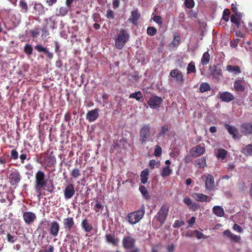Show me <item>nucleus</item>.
<instances>
[{"mask_svg":"<svg viewBox=\"0 0 252 252\" xmlns=\"http://www.w3.org/2000/svg\"><path fill=\"white\" fill-rule=\"evenodd\" d=\"M233 230L242 233L243 232V229L238 224L235 223L233 226Z\"/></svg>","mask_w":252,"mask_h":252,"instance_id":"0e129e2a","label":"nucleus"},{"mask_svg":"<svg viewBox=\"0 0 252 252\" xmlns=\"http://www.w3.org/2000/svg\"><path fill=\"white\" fill-rule=\"evenodd\" d=\"M242 153L245 156H252V144H248L246 145L242 150Z\"/></svg>","mask_w":252,"mask_h":252,"instance_id":"2f4dec72","label":"nucleus"},{"mask_svg":"<svg viewBox=\"0 0 252 252\" xmlns=\"http://www.w3.org/2000/svg\"><path fill=\"white\" fill-rule=\"evenodd\" d=\"M159 161H156L154 159L150 160L149 161V166L151 169H153L155 168V165L158 164Z\"/></svg>","mask_w":252,"mask_h":252,"instance_id":"e2e57ef3","label":"nucleus"},{"mask_svg":"<svg viewBox=\"0 0 252 252\" xmlns=\"http://www.w3.org/2000/svg\"><path fill=\"white\" fill-rule=\"evenodd\" d=\"M24 52L27 55L29 56L32 55L33 52V48L32 45L29 44H26L24 47Z\"/></svg>","mask_w":252,"mask_h":252,"instance_id":"c03bdc74","label":"nucleus"},{"mask_svg":"<svg viewBox=\"0 0 252 252\" xmlns=\"http://www.w3.org/2000/svg\"><path fill=\"white\" fill-rule=\"evenodd\" d=\"M105 237L107 243L111 244L114 246L118 245L119 239L116 238L114 234H106Z\"/></svg>","mask_w":252,"mask_h":252,"instance_id":"b1692460","label":"nucleus"},{"mask_svg":"<svg viewBox=\"0 0 252 252\" xmlns=\"http://www.w3.org/2000/svg\"><path fill=\"white\" fill-rule=\"evenodd\" d=\"M163 99L157 95H153L150 97L147 101L148 104L151 108L158 109L162 103Z\"/></svg>","mask_w":252,"mask_h":252,"instance_id":"423d86ee","label":"nucleus"},{"mask_svg":"<svg viewBox=\"0 0 252 252\" xmlns=\"http://www.w3.org/2000/svg\"><path fill=\"white\" fill-rule=\"evenodd\" d=\"M226 70L229 72L234 74H239L241 70L238 65H232L228 64L226 66Z\"/></svg>","mask_w":252,"mask_h":252,"instance_id":"bb28decb","label":"nucleus"},{"mask_svg":"<svg viewBox=\"0 0 252 252\" xmlns=\"http://www.w3.org/2000/svg\"><path fill=\"white\" fill-rule=\"evenodd\" d=\"M144 214L145 206L143 204L138 210L129 213L126 219L130 224H135L142 219Z\"/></svg>","mask_w":252,"mask_h":252,"instance_id":"7ed1b4c3","label":"nucleus"},{"mask_svg":"<svg viewBox=\"0 0 252 252\" xmlns=\"http://www.w3.org/2000/svg\"><path fill=\"white\" fill-rule=\"evenodd\" d=\"M143 96L142 94L141 91H138L130 94L129 98H134L137 101H139L140 98Z\"/></svg>","mask_w":252,"mask_h":252,"instance_id":"a19ab883","label":"nucleus"},{"mask_svg":"<svg viewBox=\"0 0 252 252\" xmlns=\"http://www.w3.org/2000/svg\"><path fill=\"white\" fill-rule=\"evenodd\" d=\"M241 132L244 135L252 133V123H244L241 126Z\"/></svg>","mask_w":252,"mask_h":252,"instance_id":"4be33fe9","label":"nucleus"},{"mask_svg":"<svg viewBox=\"0 0 252 252\" xmlns=\"http://www.w3.org/2000/svg\"><path fill=\"white\" fill-rule=\"evenodd\" d=\"M227 153V152L226 150L223 149H220L218 151L217 157L219 158L224 159L226 158Z\"/></svg>","mask_w":252,"mask_h":252,"instance_id":"4c0bfd02","label":"nucleus"},{"mask_svg":"<svg viewBox=\"0 0 252 252\" xmlns=\"http://www.w3.org/2000/svg\"><path fill=\"white\" fill-rule=\"evenodd\" d=\"M211 90V87L208 83H202L199 87V90L201 93H204Z\"/></svg>","mask_w":252,"mask_h":252,"instance_id":"e433bc0d","label":"nucleus"},{"mask_svg":"<svg viewBox=\"0 0 252 252\" xmlns=\"http://www.w3.org/2000/svg\"><path fill=\"white\" fill-rule=\"evenodd\" d=\"M10 157H11V158H12L14 160H16V159H18V152L15 149L12 150L11 151Z\"/></svg>","mask_w":252,"mask_h":252,"instance_id":"bf43d9fd","label":"nucleus"},{"mask_svg":"<svg viewBox=\"0 0 252 252\" xmlns=\"http://www.w3.org/2000/svg\"><path fill=\"white\" fill-rule=\"evenodd\" d=\"M191 205L190 209L193 211H196L199 207V205L195 202H194L193 203H191Z\"/></svg>","mask_w":252,"mask_h":252,"instance_id":"338daca9","label":"nucleus"},{"mask_svg":"<svg viewBox=\"0 0 252 252\" xmlns=\"http://www.w3.org/2000/svg\"><path fill=\"white\" fill-rule=\"evenodd\" d=\"M67 13L68 9L65 6H62L59 9L58 15L61 16H64Z\"/></svg>","mask_w":252,"mask_h":252,"instance_id":"a18cd8bd","label":"nucleus"},{"mask_svg":"<svg viewBox=\"0 0 252 252\" xmlns=\"http://www.w3.org/2000/svg\"><path fill=\"white\" fill-rule=\"evenodd\" d=\"M35 49L39 52H43L44 53L47 51L46 48L43 47L41 45L38 44L34 47Z\"/></svg>","mask_w":252,"mask_h":252,"instance_id":"4d7b16f0","label":"nucleus"},{"mask_svg":"<svg viewBox=\"0 0 252 252\" xmlns=\"http://www.w3.org/2000/svg\"><path fill=\"white\" fill-rule=\"evenodd\" d=\"M162 149L159 145H156L154 151V155L156 157H159L161 155Z\"/></svg>","mask_w":252,"mask_h":252,"instance_id":"864d4df0","label":"nucleus"},{"mask_svg":"<svg viewBox=\"0 0 252 252\" xmlns=\"http://www.w3.org/2000/svg\"><path fill=\"white\" fill-rule=\"evenodd\" d=\"M220 98L222 101L229 102L234 99L233 95L229 92H224L222 93L220 92Z\"/></svg>","mask_w":252,"mask_h":252,"instance_id":"412c9836","label":"nucleus"},{"mask_svg":"<svg viewBox=\"0 0 252 252\" xmlns=\"http://www.w3.org/2000/svg\"><path fill=\"white\" fill-rule=\"evenodd\" d=\"M149 171L147 169H144L141 172V182L142 184H145L148 181Z\"/></svg>","mask_w":252,"mask_h":252,"instance_id":"7c9ffc66","label":"nucleus"},{"mask_svg":"<svg viewBox=\"0 0 252 252\" xmlns=\"http://www.w3.org/2000/svg\"><path fill=\"white\" fill-rule=\"evenodd\" d=\"M23 218L25 223L30 225L33 223L36 220V216L32 212H25L23 214Z\"/></svg>","mask_w":252,"mask_h":252,"instance_id":"9d476101","label":"nucleus"},{"mask_svg":"<svg viewBox=\"0 0 252 252\" xmlns=\"http://www.w3.org/2000/svg\"><path fill=\"white\" fill-rule=\"evenodd\" d=\"M47 184V180L46 179V175L43 171L39 170L35 174V180L34 183V187L35 192L38 196L45 195V193L42 192L44 190H46L50 193H52L55 187L53 185L47 187L46 189Z\"/></svg>","mask_w":252,"mask_h":252,"instance_id":"f257e3e1","label":"nucleus"},{"mask_svg":"<svg viewBox=\"0 0 252 252\" xmlns=\"http://www.w3.org/2000/svg\"><path fill=\"white\" fill-rule=\"evenodd\" d=\"M60 229V226L59 222L57 221H53L50 224L49 232L52 237H56L59 234Z\"/></svg>","mask_w":252,"mask_h":252,"instance_id":"f8f14e48","label":"nucleus"},{"mask_svg":"<svg viewBox=\"0 0 252 252\" xmlns=\"http://www.w3.org/2000/svg\"><path fill=\"white\" fill-rule=\"evenodd\" d=\"M130 38V34L124 29L118 30L115 38V47L119 50L122 49L125 46Z\"/></svg>","mask_w":252,"mask_h":252,"instance_id":"f03ea898","label":"nucleus"},{"mask_svg":"<svg viewBox=\"0 0 252 252\" xmlns=\"http://www.w3.org/2000/svg\"><path fill=\"white\" fill-rule=\"evenodd\" d=\"M157 32V30L154 27H149L147 30V33L150 36L155 35Z\"/></svg>","mask_w":252,"mask_h":252,"instance_id":"de8ad7c7","label":"nucleus"},{"mask_svg":"<svg viewBox=\"0 0 252 252\" xmlns=\"http://www.w3.org/2000/svg\"><path fill=\"white\" fill-rule=\"evenodd\" d=\"M6 239L8 243L14 244L18 240V237L8 233L6 234Z\"/></svg>","mask_w":252,"mask_h":252,"instance_id":"58836bf2","label":"nucleus"},{"mask_svg":"<svg viewBox=\"0 0 252 252\" xmlns=\"http://www.w3.org/2000/svg\"><path fill=\"white\" fill-rule=\"evenodd\" d=\"M81 226L86 232H90L93 229V225L90 223L89 220L87 219L82 220Z\"/></svg>","mask_w":252,"mask_h":252,"instance_id":"5701e85b","label":"nucleus"},{"mask_svg":"<svg viewBox=\"0 0 252 252\" xmlns=\"http://www.w3.org/2000/svg\"><path fill=\"white\" fill-rule=\"evenodd\" d=\"M185 4L187 8H192L194 6V2L193 0H186Z\"/></svg>","mask_w":252,"mask_h":252,"instance_id":"5fc2aeb1","label":"nucleus"},{"mask_svg":"<svg viewBox=\"0 0 252 252\" xmlns=\"http://www.w3.org/2000/svg\"><path fill=\"white\" fill-rule=\"evenodd\" d=\"M223 234L229 239L232 242L239 243L241 240L240 236L232 233L230 230L227 229L223 232Z\"/></svg>","mask_w":252,"mask_h":252,"instance_id":"f3484780","label":"nucleus"},{"mask_svg":"<svg viewBox=\"0 0 252 252\" xmlns=\"http://www.w3.org/2000/svg\"><path fill=\"white\" fill-rule=\"evenodd\" d=\"M39 252H54V247L52 245H50L46 250L40 251Z\"/></svg>","mask_w":252,"mask_h":252,"instance_id":"774afa93","label":"nucleus"},{"mask_svg":"<svg viewBox=\"0 0 252 252\" xmlns=\"http://www.w3.org/2000/svg\"><path fill=\"white\" fill-rule=\"evenodd\" d=\"M168 131V126L167 125H164L160 127V129L158 135L159 137L162 136L164 135H165L166 133V132H167Z\"/></svg>","mask_w":252,"mask_h":252,"instance_id":"ea45409f","label":"nucleus"},{"mask_svg":"<svg viewBox=\"0 0 252 252\" xmlns=\"http://www.w3.org/2000/svg\"><path fill=\"white\" fill-rule=\"evenodd\" d=\"M181 40V36L177 32H175L173 33V39L172 42L169 44V46L175 47L177 46Z\"/></svg>","mask_w":252,"mask_h":252,"instance_id":"393cba45","label":"nucleus"},{"mask_svg":"<svg viewBox=\"0 0 252 252\" xmlns=\"http://www.w3.org/2000/svg\"><path fill=\"white\" fill-rule=\"evenodd\" d=\"M210 54H209L208 52H205L201 58V63L203 65H206L210 61Z\"/></svg>","mask_w":252,"mask_h":252,"instance_id":"f704fd0d","label":"nucleus"},{"mask_svg":"<svg viewBox=\"0 0 252 252\" xmlns=\"http://www.w3.org/2000/svg\"><path fill=\"white\" fill-rule=\"evenodd\" d=\"M170 76L176 79L177 84L183 85L184 82V79L182 72L178 69H173L170 72Z\"/></svg>","mask_w":252,"mask_h":252,"instance_id":"1a4fd4ad","label":"nucleus"},{"mask_svg":"<svg viewBox=\"0 0 252 252\" xmlns=\"http://www.w3.org/2000/svg\"><path fill=\"white\" fill-rule=\"evenodd\" d=\"M169 206L167 204L162 205L159 211L155 215L154 219H156L161 225H162L167 218L169 212Z\"/></svg>","mask_w":252,"mask_h":252,"instance_id":"39448f33","label":"nucleus"},{"mask_svg":"<svg viewBox=\"0 0 252 252\" xmlns=\"http://www.w3.org/2000/svg\"><path fill=\"white\" fill-rule=\"evenodd\" d=\"M213 213L217 216L221 217L224 214L223 209L220 206H215L213 208Z\"/></svg>","mask_w":252,"mask_h":252,"instance_id":"c756f323","label":"nucleus"},{"mask_svg":"<svg viewBox=\"0 0 252 252\" xmlns=\"http://www.w3.org/2000/svg\"><path fill=\"white\" fill-rule=\"evenodd\" d=\"M245 81L243 79H238L234 83V88L236 92H243L245 90Z\"/></svg>","mask_w":252,"mask_h":252,"instance_id":"a211bd4d","label":"nucleus"},{"mask_svg":"<svg viewBox=\"0 0 252 252\" xmlns=\"http://www.w3.org/2000/svg\"><path fill=\"white\" fill-rule=\"evenodd\" d=\"M141 14L139 13L138 9L136 8L131 12V15L128 21L134 25H137L138 21L140 19Z\"/></svg>","mask_w":252,"mask_h":252,"instance_id":"2eb2a0df","label":"nucleus"},{"mask_svg":"<svg viewBox=\"0 0 252 252\" xmlns=\"http://www.w3.org/2000/svg\"><path fill=\"white\" fill-rule=\"evenodd\" d=\"M19 172L17 170H11L8 177L9 182L11 185H17L21 180Z\"/></svg>","mask_w":252,"mask_h":252,"instance_id":"0eeeda50","label":"nucleus"},{"mask_svg":"<svg viewBox=\"0 0 252 252\" xmlns=\"http://www.w3.org/2000/svg\"><path fill=\"white\" fill-rule=\"evenodd\" d=\"M184 224V222L183 221H180L179 220H177L175 221L174 227H179Z\"/></svg>","mask_w":252,"mask_h":252,"instance_id":"69168bd1","label":"nucleus"},{"mask_svg":"<svg viewBox=\"0 0 252 252\" xmlns=\"http://www.w3.org/2000/svg\"><path fill=\"white\" fill-rule=\"evenodd\" d=\"M230 14V10L228 9H225L223 12L222 19L226 22L228 21Z\"/></svg>","mask_w":252,"mask_h":252,"instance_id":"8fccbe9b","label":"nucleus"},{"mask_svg":"<svg viewBox=\"0 0 252 252\" xmlns=\"http://www.w3.org/2000/svg\"><path fill=\"white\" fill-rule=\"evenodd\" d=\"M98 113L97 109H94L91 111H89L86 115V119L89 122H92L94 121L98 117Z\"/></svg>","mask_w":252,"mask_h":252,"instance_id":"aec40b11","label":"nucleus"},{"mask_svg":"<svg viewBox=\"0 0 252 252\" xmlns=\"http://www.w3.org/2000/svg\"><path fill=\"white\" fill-rule=\"evenodd\" d=\"M196 72V68L195 63L193 62L189 63L187 67V73H195Z\"/></svg>","mask_w":252,"mask_h":252,"instance_id":"37998d69","label":"nucleus"},{"mask_svg":"<svg viewBox=\"0 0 252 252\" xmlns=\"http://www.w3.org/2000/svg\"><path fill=\"white\" fill-rule=\"evenodd\" d=\"M240 41V39L238 38L233 39V40L230 41V46L232 48H235L237 46L238 44Z\"/></svg>","mask_w":252,"mask_h":252,"instance_id":"052dcab7","label":"nucleus"},{"mask_svg":"<svg viewBox=\"0 0 252 252\" xmlns=\"http://www.w3.org/2000/svg\"><path fill=\"white\" fill-rule=\"evenodd\" d=\"M193 232L197 239H206L207 238V236L198 230L195 229Z\"/></svg>","mask_w":252,"mask_h":252,"instance_id":"49530a36","label":"nucleus"},{"mask_svg":"<svg viewBox=\"0 0 252 252\" xmlns=\"http://www.w3.org/2000/svg\"><path fill=\"white\" fill-rule=\"evenodd\" d=\"M103 209V206L102 205V203L100 202H97L94 208L95 211L97 213H98L100 209L102 210Z\"/></svg>","mask_w":252,"mask_h":252,"instance_id":"13d9d810","label":"nucleus"},{"mask_svg":"<svg viewBox=\"0 0 252 252\" xmlns=\"http://www.w3.org/2000/svg\"><path fill=\"white\" fill-rule=\"evenodd\" d=\"M20 7L25 10V12H26L28 11V7L27 3L25 0H20L19 3Z\"/></svg>","mask_w":252,"mask_h":252,"instance_id":"603ef678","label":"nucleus"},{"mask_svg":"<svg viewBox=\"0 0 252 252\" xmlns=\"http://www.w3.org/2000/svg\"><path fill=\"white\" fill-rule=\"evenodd\" d=\"M193 154L195 157L199 156L203 154L205 152V148L201 145H197L193 148Z\"/></svg>","mask_w":252,"mask_h":252,"instance_id":"c85d7f7f","label":"nucleus"},{"mask_svg":"<svg viewBox=\"0 0 252 252\" xmlns=\"http://www.w3.org/2000/svg\"><path fill=\"white\" fill-rule=\"evenodd\" d=\"M106 17L107 18L112 20L114 18V13L111 9H108L106 11Z\"/></svg>","mask_w":252,"mask_h":252,"instance_id":"6e6d98bb","label":"nucleus"},{"mask_svg":"<svg viewBox=\"0 0 252 252\" xmlns=\"http://www.w3.org/2000/svg\"><path fill=\"white\" fill-rule=\"evenodd\" d=\"M93 18L95 22H99L101 20V17L98 13H94L93 15Z\"/></svg>","mask_w":252,"mask_h":252,"instance_id":"680f3d73","label":"nucleus"},{"mask_svg":"<svg viewBox=\"0 0 252 252\" xmlns=\"http://www.w3.org/2000/svg\"><path fill=\"white\" fill-rule=\"evenodd\" d=\"M153 21L158 24L159 26H161L162 25V18L160 16L154 15L152 17Z\"/></svg>","mask_w":252,"mask_h":252,"instance_id":"3c124183","label":"nucleus"},{"mask_svg":"<svg viewBox=\"0 0 252 252\" xmlns=\"http://www.w3.org/2000/svg\"><path fill=\"white\" fill-rule=\"evenodd\" d=\"M151 127L149 124L143 125L139 130V141L142 145H145L149 141L151 135Z\"/></svg>","mask_w":252,"mask_h":252,"instance_id":"20e7f679","label":"nucleus"},{"mask_svg":"<svg viewBox=\"0 0 252 252\" xmlns=\"http://www.w3.org/2000/svg\"><path fill=\"white\" fill-rule=\"evenodd\" d=\"M139 190L142 193V195L144 197L146 200H149L151 198V195L148 192V190L146 187L144 186H140Z\"/></svg>","mask_w":252,"mask_h":252,"instance_id":"473e14b6","label":"nucleus"},{"mask_svg":"<svg viewBox=\"0 0 252 252\" xmlns=\"http://www.w3.org/2000/svg\"><path fill=\"white\" fill-rule=\"evenodd\" d=\"M202 179L205 181V188L208 190H212L215 187L214 177L211 175H203Z\"/></svg>","mask_w":252,"mask_h":252,"instance_id":"9b49d317","label":"nucleus"},{"mask_svg":"<svg viewBox=\"0 0 252 252\" xmlns=\"http://www.w3.org/2000/svg\"><path fill=\"white\" fill-rule=\"evenodd\" d=\"M236 14H232L230 17L231 22L235 24L239 28L240 24V17H237Z\"/></svg>","mask_w":252,"mask_h":252,"instance_id":"79ce46f5","label":"nucleus"},{"mask_svg":"<svg viewBox=\"0 0 252 252\" xmlns=\"http://www.w3.org/2000/svg\"><path fill=\"white\" fill-rule=\"evenodd\" d=\"M209 69L211 75L215 78H218L221 75V70L218 68L217 66L215 65L210 66Z\"/></svg>","mask_w":252,"mask_h":252,"instance_id":"a878e982","label":"nucleus"},{"mask_svg":"<svg viewBox=\"0 0 252 252\" xmlns=\"http://www.w3.org/2000/svg\"><path fill=\"white\" fill-rule=\"evenodd\" d=\"M225 128L227 130L228 133L232 136L234 139H240L241 135H239L238 129L234 126H230L227 124H224Z\"/></svg>","mask_w":252,"mask_h":252,"instance_id":"4468645a","label":"nucleus"},{"mask_svg":"<svg viewBox=\"0 0 252 252\" xmlns=\"http://www.w3.org/2000/svg\"><path fill=\"white\" fill-rule=\"evenodd\" d=\"M70 175L72 177L74 178H77L80 176V171L78 168H73L70 173Z\"/></svg>","mask_w":252,"mask_h":252,"instance_id":"09e8293b","label":"nucleus"},{"mask_svg":"<svg viewBox=\"0 0 252 252\" xmlns=\"http://www.w3.org/2000/svg\"><path fill=\"white\" fill-rule=\"evenodd\" d=\"M136 239L130 235L125 236L122 241L123 246L126 250H129L135 246Z\"/></svg>","mask_w":252,"mask_h":252,"instance_id":"6e6552de","label":"nucleus"},{"mask_svg":"<svg viewBox=\"0 0 252 252\" xmlns=\"http://www.w3.org/2000/svg\"><path fill=\"white\" fill-rule=\"evenodd\" d=\"M172 169H171L169 166H166L162 168L161 175L163 177H165L169 176L172 173Z\"/></svg>","mask_w":252,"mask_h":252,"instance_id":"c9c22d12","label":"nucleus"},{"mask_svg":"<svg viewBox=\"0 0 252 252\" xmlns=\"http://www.w3.org/2000/svg\"><path fill=\"white\" fill-rule=\"evenodd\" d=\"M194 164L197 168H204L206 166V158L204 157L197 158L194 161Z\"/></svg>","mask_w":252,"mask_h":252,"instance_id":"cd10ccee","label":"nucleus"},{"mask_svg":"<svg viewBox=\"0 0 252 252\" xmlns=\"http://www.w3.org/2000/svg\"><path fill=\"white\" fill-rule=\"evenodd\" d=\"M192 197L197 201L199 202H205L210 201L211 198H209L207 195H205L203 193H193L192 194Z\"/></svg>","mask_w":252,"mask_h":252,"instance_id":"6ab92c4d","label":"nucleus"},{"mask_svg":"<svg viewBox=\"0 0 252 252\" xmlns=\"http://www.w3.org/2000/svg\"><path fill=\"white\" fill-rule=\"evenodd\" d=\"M74 186L72 184H68L64 190V196L65 199L67 200L72 198L75 194Z\"/></svg>","mask_w":252,"mask_h":252,"instance_id":"ddd939ff","label":"nucleus"},{"mask_svg":"<svg viewBox=\"0 0 252 252\" xmlns=\"http://www.w3.org/2000/svg\"><path fill=\"white\" fill-rule=\"evenodd\" d=\"M63 226L65 229L70 231L73 228L76 227L73 218L68 217L63 220Z\"/></svg>","mask_w":252,"mask_h":252,"instance_id":"dca6fc26","label":"nucleus"},{"mask_svg":"<svg viewBox=\"0 0 252 252\" xmlns=\"http://www.w3.org/2000/svg\"><path fill=\"white\" fill-rule=\"evenodd\" d=\"M49 166H54L56 162V159L54 156L49 155L46 157L45 159Z\"/></svg>","mask_w":252,"mask_h":252,"instance_id":"72a5a7b5","label":"nucleus"}]
</instances>
